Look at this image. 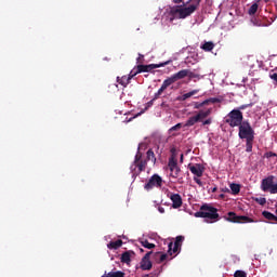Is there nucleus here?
I'll list each match as a JSON object with an SVG mask.
<instances>
[{
  "label": "nucleus",
  "mask_w": 277,
  "mask_h": 277,
  "mask_svg": "<svg viewBox=\"0 0 277 277\" xmlns=\"http://www.w3.org/2000/svg\"><path fill=\"white\" fill-rule=\"evenodd\" d=\"M168 168L171 172L170 176H172V179H179L181 174V167L179 166V160H176L174 156L169 158Z\"/></svg>",
  "instance_id": "1a4fd4ad"
},
{
  "label": "nucleus",
  "mask_w": 277,
  "mask_h": 277,
  "mask_svg": "<svg viewBox=\"0 0 277 277\" xmlns=\"http://www.w3.org/2000/svg\"><path fill=\"white\" fill-rule=\"evenodd\" d=\"M275 207H276V209H277V203H276V206H275Z\"/></svg>",
  "instance_id": "4d7b16f0"
},
{
  "label": "nucleus",
  "mask_w": 277,
  "mask_h": 277,
  "mask_svg": "<svg viewBox=\"0 0 277 277\" xmlns=\"http://www.w3.org/2000/svg\"><path fill=\"white\" fill-rule=\"evenodd\" d=\"M254 200L258 202V205H261V207L267 203V199H265V197L255 198Z\"/></svg>",
  "instance_id": "f704fd0d"
},
{
  "label": "nucleus",
  "mask_w": 277,
  "mask_h": 277,
  "mask_svg": "<svg viewBox=\"0 0 277 277\" xmlns=\"http://www.w3.org/2000/svg\"><path fill=\"white\" fill-rule=\"evenodd\" d=\"M160 95H161V94H159V92L157 91V92L155 93V95H154V101H157V98H159Z\"/></svg>",
  "instance_id": "a18cd8bd"
},
{
  "label": "nucleus",
  "mask_w": 277,
  "mask_h": 277,
  "mask_svg": "<svg viewBox=\"0 0 277 277\" xmlns=\"http://www.w3.org/2000/svg\"><path fill=\"white\" fill-rule=\"evenodd\" d=\"M182 127H183V123H177V124L173 126L170 129V131H179L180 129H182Z\"/></svg>",
  "instance_id": "4c0bfd02"
},
{
  "label": "nucleus",
  "mask_w": 277,
  "mask_h": 277,
  "mask_svg": "<svg viewBox=\"0 0 277 277\" xmlns=\"http://www.w3.org/2000/svg\"><path fill=\"white\" fill-rule=\"evenodd\" d=\"M161 185H163V179H161L159 174H154L144 185V189H146V192H150L154 187H161Z\"/></svg>",
  "instance_id": "9b49d317"
},
{
  "label": "nucleus",
  "mask_w": 277,
  "mask_h": 277,
  "mask_svg": "<svg viewBox=\"0 0 277 277\" xmlns=\"http://www.w3.org/2000/svg\"><path fill=\"white\" fill-rule=\"evenodd\" d=\"M188 170L192 172V174H194L197 177L202 176V174H205V167L200 163H196V164H189L188 166Z\"/></svg>",
  "instance_id": "ddd939ff"
},
{
  "label": "nucleus",
  "mask_w": 277,
  "mask_h": 277,
  "mask_svg": "<svg viewBox=\"0 0 277 277\" xmlns=\"http://www.w3.org/2000/svg\"><path fill=\"white\" fill-rule=\"evenodd\" d=\"M262 215H263V217H265V220H269V221L276 222V215H274L272 212L263 211Z\"/></svg>",
  "instance_id": "bb28decb"
},
{
  "label": "nucleus",
  "mask_w": 277,
  "mask_h": 277,
  "mask_svg": "<svg viewBox=\"0 0 277 277\" xmlns=\"http://www.w3.org/2000/svg\"><path fill=\"white\" fill-rule=\"evenodd\" d=\"M146 155H147L146 157L147 161H153V163H157V158L155 157V151H153V149H148Z\"/></svg>",
  "instance_id": "393cba45"
},
{
  "label": "nucleus",
  "mask_w": 277,
  "mask_h": 277,
  "mask_svg": "<svg viewBox=\"0 0 277 277\" xmlns=\"http://www.w3.org/2000/svg\"><path fill=\"white\" fill-rule=\"evenodd\" d=\"M207 105H210V103H212V105H215V103H222V98L220 97H210L208 100H206Z\"/></svg>",
  "instance_id": "7c9ffc66"
},
{
  "label": "nucleus",
  "mask_w": 277,
  "mask_h": 277,
  "mask_svg": "<svg viewBox=\"0 0 277 277\" xmlns=\"http://www.w3.org/2000/svg\"><path fill=\"white\" fill-rule=\"evenodd\" d=\"M211 192H212V194H215V192H217V187L211 188Z\"/></svg>",
  "instance_id": "09e8293b"
},
{
  "label": "nucleus",
  "mask_w": 277,
  "mask_h": 277,
  "mask_svg": "<svg viewBox=\"0 0 277 277\" xmlns=\"http://www.w3.org/2000/svg\"><path fill=\"white\" fill-rule=\"evenodd\" d=\"M229 187H230V190L234 194V196H237V194H239V192H241V185H239V184L232 183L229 185Z\"/></svg>",
  "instance_id": "a878e982"
},
{
  "label": "nucleus",
  "mask_w": 277,
  "mask_h": 277,
  "mask_svg": "<svg viewBox=\"0 0 277 277\" xmlns=\"http://www.w3.org/2000/svg\"><path fill=\"white\" fill-rule=\"evenodd\" d=\"M153 101H155V100H151L150 102H148V105H153Z\"/></svg>",
  "instance_id": "603ef678"
},
{
  "label": "nucleus",
  "mask_w": 277,
  "mask_h": 277,
  "mask_svg": "<svg viewBox=\"0 0 277 277\" xmlns=\"http://www.w3.org/2000/svg\"><path fill=\"white\" fill-rule=\"evenodd\" d=\"M131 254H134L133 251L123 252L120 258L121 263L129 265V263H131Z\"/></svg>",
  "instance_id": "dca6fc26"
},
{
  "label": "nucleus",
  "mask_w": 277,
  "mask_h": 277,
  "mask_svg": "<svg viewBox=\"0 0 277 277\" xmlns=\"http://www.w3.org/2000/svg\"><path fill=\"white\" fill-rule=\"evenodd\" d=\"M187 77H188V79H200V74H196V72H194V71H192V70H189V69H187Z\"/></svg>",
  "instance_id": "c756f323"
},
{
  "label": "nucleus",
  "mask_w": 277,
  "mask_h": 277,
  "mask_svg": "<svg viewBox=\"0 0 277 277\" xmlns=\"http://www.w3.org/2000/svg\"><path fill=\"white\" fill-rule=\"evenodd\" d=\"M122 246V240L118 239L116 241H110L108 245H107V248L109 250H118V248H121Z\"/></svg>",
  "instance_id": "412c9836"
},
{
  "label": "nucleus",
  "mask_w": 277,
  "mask_h": 277,
  "mask_svg": "<svg viewBox=\"0 0 277 277\" xmlns=\"http://www.w3.org/2000/svg\"><path fill=\"white\" fill-rule=\"evenodd\" d=\"M194 12H196L194 6L176 5L171 8L170 14L173 15V18H187V16H192Z\"/></svg>",
  "instance_id": "20e7f679"
},
{
  "label": "nucleus",
  "mask_w": 277,
  "mask_h": 277,
  "mask_svg": "<svg viewBox=\"0 0 277 277\" xmlns=\"http://www.w3.org/2000/svg\"><path fill=\"white\" fill-rule=\"evenodd\" d=\"M194 181H195V183H197V185H199V187H202V181L199 179V177H194Z\"/></svg>",
  "instance_id": "37998d69"
},
{
  "label": "nucleus",
  "mask_w": 277,
  "mask_h": 277,
  "mask_svg": "<svg viewBox=\"0 0 277 277\" xmlns=\"http://www.w3.org/2000/svg\"><path fill=\"white\" fill-rule=\"evenodd\" d=\"M154 259L157 263H163V261H168V253L156 252Z\"/></svg>",
  "instance_id": "f3484780"
},
{
  "label": "nucleus",
  "mask_w": 277,
  "mask_h": 277,
  "mask_svg": "<svg viewBox=\"0 0 277 277\" xmlns=\"http://www.w3.org/2000/svg\"><path fill=\"white\" fill-rule=\"evenodd\" d=\"M183 0H173V3H182Z\"/></svg>",
  "instance_id": "8fccbe9b"
},
{
  "label": "nucleus",
  "mask_w": 277,
  "mask_h": 277,
  "mask_svg": "<svg viewBox=\"0 0 277 277\" xmlns=\"http://www.w3.org/2000/svg\"><path fill=\"white\" fill-rule=\"evenodd\" d=\"M200 49L206 52H211L213 49H215V43L212 41H206L203 44L200 45Z\"/></svg>",
  "instance_id": "a211bd4d"
},
{
  "label": "nucleus",
  "mask_w": 277,
  "mask_h": 277,
  "mask_svg": "<svg viewBox=\"0 0 277 277\" xmlns=\"http://www.w3.org/2000/svg\"><path fill=\"white\" fill-rule=\"evenodd\" d=\"M250 105H241L238 109L241 111V109H246V107H249Z\"/></svg>",
  "instance_id": "de8ad7c7"
},
{
  "label": "nucleus",
  "mask_w": 277,
  "mask_h": 277,
  "mask_svg": "<svg viewBox=\"0 0 277 277\" xmlns=\"http://www.w3.org/2000/svg\"><path fill=\"white\" fill-rule=\"evenodd\" d=\"M172 61H166L163 63H159V64H149V65H137L136 66V72H153V70H155V68H163V66H168V64H171Z\"/></svg>",
  "instance_id": "0eeeda50"
},
{
  "label": "nucleus",
  "mask_w": 277,
  "mask_h": 277,
  "mask_svg": "<svg viewBox=\"0 0 277 277\" xmlns=\"http://www.w3.org/2000/svg\"><path fill=\"white\" fill-rule=\"evenodd\" d=\"M117 82L120 85H123V88H127L129 85V83H131V80H130L129 76H122L121 78L117 77Z\"/></svg>",
  "instance_id": "aec40b11"
},
{
  "label": "nucleus",
  "mask_w": 277,
  "mask_h": 277,
  "mask_svg": "<svg viewBox=\"0 0 277 277\" xmlns=\"http://www.w3.org/2000/svg\"><path fill=\"white\" fill-rule=\"evenodd\" d=\"M170 200L173 202L172 208L173 209H181L183 207V198L179 194H172L170 196Z\"/></svg>",
  "instance_id": "4468645a"
},
{
  "label": "nucleus",
  "mask_w": 277,
  "mask_h": 277,
  "mask_svg": "<svg viewBox=\"0 0 277 277\" xmlns=\"http://www.w3.org/2000/svg\"><path fill=\"white\" fill-rule=\"evenodd\" d=\"M141 243L143 248H147V250H153V248H155V243H150L148 240H143Z\"/></svg>",
  "instance_id": "2f4dec72"
},
{
  "label": "nucleus",
  "mask_w": 277,
  "mask_h": 277,
  "mask_svg": "<svg viewBox=\"0 0 277 277\" xmlns=\"http://www.w3.org/2000/svg\"><path fill=\"white\" fill-rule=\"evenodd\" d=\"M140 148H142V144L138 145L134 162L130 168L133 176H138V174H142V172H146V166H148V160L142 158V151H140Z\"/></svg>",
  "instance_id": "f03ea898"
},
{
  "label": "nucleus",
  "mask_w": 277,
  "mask_h": 277,
  "mask_svg": "<svg viewBox=\"0 0 277 277\" xmlns=\"http://www.w3.org/2000/svg\"><path fill=\"white\" fill-rule=\"evenodd\" d=\"M234 277H248V274L243 271H236Z\"/></svg>",
  "instance_id": "e433bc0d"
},
{
  "label": "nucleus",
  "mask_w": 277,
  "mask_h": 277,
  "mask_svg": "<svg viewBox=\"0 0 277 277\" xmlns=\"http://www.w3.org/2000/svg\"><path fill=\"white\" fill-rule=\"evenodd\" d=\"M253 144H254V138L246 140V153H252Z\"/></svg>",
  "instance_id": "cd10ccee"
},
{
  "label": "nucleus",
  "mask_w": 277,
  "mask_h": 277,
  "mask_svg": "<svg viewBox=\"0 0 277 277\" xmlns=\"http://www.w3.org/2000/svg\"><path fill=\"white\" fill-rule=\"evenodd\" d=\"M163 92H166V89L161 84L160 89L158 90V94H163Z\"/></svg>",
  "instance_id": "c03bdc74"
},
{
  "label": "nucleus",
  "mask_w": 277,
  "mask_h": 277,
  "mask_svg": "<svg viewBox=\"0 0 277 277\" xmlns=\"http://www.w3.org/2000/svg\"><path fill=\"white\" fill-rule=\"evenodd\" d=\"M183 154H181V157H180V161H181V163H183Z\"/></svg>",
  "instance_id": "3c124183"
},
{
  "label": "nucleus",
  "mask_w": 277,
  "mask_h": 277,
  "mask_svg": "<svg viewBox=\"0 0 277 277\" xmlns=\"http://www.w3.org/2000/svg\"><path fill=\"white\" fill-rule=\"evenodd\" d=\"M136 75H140V72H137V67H134V68L130 71V74H129V76H128V79H130V81H131V79H133V77H136Z\"/></svg>",
  "instance_id": "72a5a7b5"
},
{
  "label": "nucleus",
  "mask_w": 277,
  "mask_h": 277,
  "mask_svg": "<svg viewBox=\"0 0 277 277\" xmlns=\"http://www.w3.org/2000/svg\"><path fill=\"white\" fill-rule=\"evenodd\" d=\"M164 105H166V103H162V104H161V107H163Z\"/></svg>",
  "instance_id": "5fc2aeb1"
},
{
  "label": "nucleus",
  "mask_w": 277,
  "mask_h": 277,
  "mask_svg": "<svg viewBox=\"0 0 277 277\" xmlns=\"http://www.w3.org/2000/svg\"><path fill=\"white\" fill-rule=\"evenodd\" d=\"M213 113V108H208L207 110H199L197 114V118L199 119V122H202L205 118H209V115Z\"/></svg>",
  "instance_id": "2eb2a0df"
},
{
  "label": "nucleus",
  "mask_w": 277,
  "mask_h": 277,
  "mask_svg": "<svg viewBox=\"0 0 277 277\" xmlns=\"http://www.w3.org/2000/svg\"><path fill=\"white\" fill-rule=\"evenodd\" d=\"M276 176L269 175L262 180L261 189L262 192H269V194H277V184H274Z\"/></svg>",
  "instance_id": "423d86ee"
},
{
  "label": "nucleus",
  "mask_w": 277,
  "mask_h": 277,
  "mask_svg": "<svg viewBox=\"0 0 277 277\" xmlns=\"http://www.w3.org/2000/svg\"><path fill=\"white\" fill-rule=\"evenodd\" d=\"M275 213L277 214V209L275 210Z\"/></svg>",
  "instance_id": "6e6d98bb"
},
{
  "label": "nucleus",
  "mask_w": 277,
  "mask_h": 277,
  "mask_svg": "<svg viewBox=\"0 0 277 277\" xmlns=\"http://www.w3.org/2000/svg\"><path fill=\"white\" fill-rule=\"evenodd\" d=\"M190 1V8H195V12L200 8V1L202 0H189Z\"/></svg>",
  "instance_id": "473e14b6"
},
{
  "label": "nucleus",
  "mask_w": 277,
  "mask_h": 277,
  "mask_svg": "<svg viewBox=\"0 0 277 277\" xmlns=\"http://www.w3.org/2000/svg\"><path fill=\"white\" fill-rule=\"evenodd\" d=\"M150 254H153V251L147 252L142 261H141V269L148 271L153 269V262H150Z\"/></svg>",
  "instance_id": "f8f14e48"
},
{
  "label": "nucleus",
  "mask_w": 277,
  "mask_h": 277,
  "mask_svg": "<svg viewBox=\"0 0 277 277\" xmlns=\"http://www.w3.org/2000/svg\"><path fill=\"white\" fill-rule=\"evenodd\" d=\"M275 222H277V216H276V221Z\"/></svg>",
  "instance_id": "13d9d810"
},
{
  "label": "nucleus",
  "mask_w": 277,
  "mask_h": 277,
  "mask_svg": "<svg viewBox=\"0 0 277 277\" xmlns=\"http://www.w3.org/2000/svg\"><path fill=\"white\" fill-rule=\"evenodd\" d=\"M183 241H185L184 236H177L174 242H169L168 245V254L172 256V254H176V252L181 251V247L183 246Z\"/></svg>",
  "instance_id": "9d476101"
},
{
  "label": "nucleus",
  "mask_w": 277,
  "mask_h": 277,
  "mask_svg": "<svg viewBox=\"0 0 277 277\" xmlns=\"http://www.w3.org/2000/svg\"><path fill=\"white\" fill-rule=\"evenodd\" d=\"M159 213H166V209L163 207L158 208Z\"/></svg>",
  "instance_id": "49530a36"
},
{
  "label": "nucleus",
  "mask_w": 277,
  "mask_h": 277,
  "mask_svg": "<svg viewBox=\"0 0 277 277\" xmlns=\"http://www.w3.org/2000/svg\"><path fill=\"white\" fill-rule=\"evenodd\" d=\"M200 92L199 89H195L188 93H185L182 95L181 101H187V98H192V96H195V94H198Z\"/></svg>",
  "instance_id": "5701e85b"
},
{
  "label": "nucleus",
  "mask_w": 277,
  "mask_h": 277,
  "mask_svg": "<svg viewBox=\"0 0 277 277\" xmlns=\"http://www.w3.org/2000/svg\"><path fill=\"white\" fill-rule=\"evenodd\" d=\"M258 11H259V4L253 3V4L249 8L248 14H249L250 16H254V14H256Z\"/></svg>",
  "instance_id": "c85d7f7f"
},
{
  "label": "nucleus",
  "mask_w": 277,
  "mask_h": 277,
  "mask_svg": "<svg viewBox=\"0 0 277 277\" xmlns=\"http://www.w3.org/2000/svg\"><path fill=\"white\" fill-rule=\"evenodd\" d=\"M262 1H264V3H267L269 0H262Z\"/></svg>",
  "instance_id": "864d4df0"
},
{
  "label": "nucleus",
  "mask_w": 277,
  "mask_h": 277,
  "mask_svg": "<svg viewBox=\"0 0 277 277\" xmlns=\"http://www.w3.org/2000/svg\"><path fill=\"white\" fill-rule=\"evenodd\" d=\"M227 215V221L233 222L234 224H250L254 222L252 217L246 215H237L235 212H228Z\"/></svg>",
  "instance_id": "6e6552de"
},
{
  "label": "nucleus",
  "mask_w": 277,
  "mask_h": 277,
  "mask_svg": "<svg viewBox=\"0 0 277 277\" xmlns=\"http://www.w3.org/2000/svg\"><path fill=\"white\" fill-rule=\"evenodd\" d=\"M239 127L238 135L240 140H254V129L248 120L243 121Z\"/></svg>",
  "instance_id": "39448f33"
},
{
  "label": "nucleus",
  "mask_w": 277,
  "mask_h": 277,
  "mask_svg": "<svg viewBox=\"0 0 277 277\" xmlns=\"http://www.w3.org/2000/svg\"><path fill=\"white\" fill-rule=\"evenodd\" d=\"M188 72L187 69H182L180 71H177L176 74L172 75L174 81H179L181 79H185V77H187Z\"/></svg>",
  "instance_id": "6ab92c4d"
},
{
  "label": "nucleus",
  "mask_w": 277,
  "mask_h": 277,
  "mask_svg": "<svg viewBox=\"0 0 277 277\" xmlns=\"http://www.w3.org/2000/svg\"><path fill=\"white\" fill-rule=\"evenodd\" d=\"M265 157H266L267 159H271V157H277V155H276V153H274V151H268V153L265 154Z\"/></svg>",
  "instance_id": "ea45409f"
},
{
  "label": "nucleus",
  "mask_w": 277,
  "mask_h": 277,
  "mask_svg": "<svg viewBox=\"0 0 277 277\" xmlns=\"http://www.w3.org/2000/svg\"><path fill=\"white\" fill-rule=\"evenodd\" d=\"M211 122H213V119L212 118H208V119L202 121V127H207V126L211 124Z\"/></svg>",
  "instance_id": "58836bf2"
},
{
  "label": "nucleus",
  "mask_w": 277,
  "mask_h": 277,
  "mask_svg": "<svg viewBox=\"0 0 277 277\" xmlns=\"http://www.w3.org/2000/svg\"><path fill=\"white\" fill-rule=\"evenodd\" d=\"M172 83H176V81L174 80L173 76L167 78L163 82H162V87L164 90H168V88H170V85H172Z\"/></svg>",
  "instance_id": "b1692460"
},
{
  "label": "nucleus",
  "mask_w": 277,
  "mask_h": 277,
  "mask_svg": "<svg viewBox=\"0 0 277 277\" xmlns=\"http://www.w3.org/2000/svg\"><path fill=\"white\" fill-rule=\"evenodd\" d=\"M226 124H229L233 129L235 127H240L243 124V113L239 109H233L232 111L228 113L226 119H225Z\"/></svg>",
  "instance_id": "7ed1b4c3"
},
{
  "label": "nucleus",
  "mask_w": 277,
  "mask_h": 277,
  "mask_svg": "<svg viewBox=\"0 0 277 277\" xmlns=\"http://www.w3.org/2000/svg\"><path fill=\"white\" fill-rule=\"evenodd\" d=\"M195 217H203L206 222L213 224V222L220 220V214L217 213V208L203 205L200 207V211L195 213Z\"/></svg>",
  "instance_id": "f257e3e1"
},
{
  "label": "nucleus",
  "mask_w": 277,
  "mask_h": 277,
  "mask_svg": "<svg viewBox=\"0 0 277 277\" xmlns=\"http://www.w3.org/2000/svg\"><path fill=\"white\" fill-rule=\"evenodd\" d=\"M197 122H200V120L196 115V116L189 117L185 122L184 127H194V124H196Z\"/></svg>",
  "instance_id": "4be33fe9"
},
{
  "label": "nucleus",
  "mask_w": 277,
  "mask_h": 277,
  "mask_svg": "<svg viewBox=\"0 0 277 277\" xmlns=\"http://www.w3.org/2000/svg\"><path fill=\"white\" fill-rule=\"evenodd\" d=\"M269 78L274 80L275 85L277 84V74H269Z\"/></svg>",
  "instance_id": "a19ab883"
},
{
  "label": "nucleus",
  "mask_w": 277,
  "mask_h": 277,
  "mask_svg": "<svg viewBox=\"0 0 277 277\" xmlns=\"http://www.w3.org/2000/svg\"><path fill=\"white\" fill-rule=\"evenodd\" d=\"M205 105H207V100L201 102V103L200 102H196L194 108L195 109H200V108L205 107Z\"/></svg>",
  "instance_id": "c9c22d12"
},
{
  "label": "nucleus",
  "mask_w": 277,
  "mask_h": 277,
  "mask_svg": "<svg viewBox=\"0 0 277 277\" xmlns=\"http://www.w3.org/2000/svg\"><path fill=\"white\" fill-rule=\"evenodd\" d=\"M136 62H137V64H143L144 55L143 54H138V57H137Z\"/></svg>",
  "instance_id": "79ce46f5"
}]
</instances>
